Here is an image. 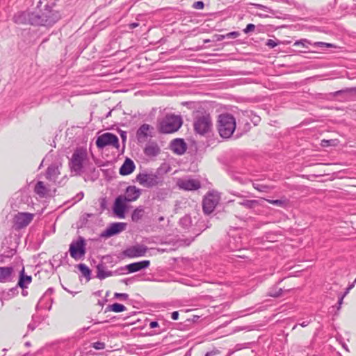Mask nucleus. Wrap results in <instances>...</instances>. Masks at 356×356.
Instances as JSON below:
<instances>
[{"mask_svg":"<svg viewBox=\"0 0 356 356\" xmlns=\"http://www.w3.org/2000/svg\"><path fill=\"white\" fill-rule=\"evenodd\" d=\"M269 203L276 205V206H282L284 204V201L281 200H268Z\"/></svg>","mask_w":356,"mask_h":356,"instance_id":"nucleus-45","label":"nucleus"},{"mask_svg":"<svg viewBox=\"0 0 356 356\" xmlns=\"http://www.w3.org/2000/svg\"><path fill=\"white\" fill-rule=\"evenodd\" d=\"M232 178L233 180L238 181V182L241 183V184H245L248 183L247 179H243L240 175H238L237 174H233L232 175Z\"/></svg>","mask_w":356,"mask_h":356,"instance_id":"nucleus-40","label":"nucleus"},{"mask_svg":"<svg viewBox=\"0 0 356 356\" xmlns=\"http://www.w3.org/2000/svg\"><path fill=\"white\" fill-rule=\"evenodd\" d=\"M211 115L206 112H197L193 119V129L196 134L205 136L212 129Z\"/></svg>","mask_w":356,"mask_h":356,"instance_id":"nucleus-3","label":"nucleus"},{"mask_svg":"<svg viewBox=\"0 0 356 356\" xmlns=\"http://www.w3.org/2000/svg\"><path fill=\"white\" fill-rule=\"evenodd\" d=\"M149 264L150 261L149 260H143L128 264L124 266V268L127 269L129 273H132L148 268Z\"/></svg>","mask_w":356,"mask_h":356,"instance_id":"nucleus-19","label":"nucleus"},{"mask_svg":"<svg viewBox=\"0 0 356 356\" xmlns=\"http://www.w3.org/2000/svg\"><path fill=\"white\" fill-rule=\"evenodd\" d=\"M179 188L184 191H196L201 188V183L195 179H179L177 182Z\"/></svg>","mask_w":356,"mask_h":356,"instance_id":"nucleus-11","label":"nucleus"},{"mask_svg":"<svg viewBox=\"0 0 356 356\" xmlns=\"http://www.w3.org/2000/svg\"><path fill=\"white\" fill-rule=\"evenodd\" d=\"M204 3L202 1H195L193 4V8L195 9H203Z\"/></svg>","mask_w":356,"mask_h":356,"instance_id":"nucleus-44","label":"nucleus"},{"mask_svg":"<svg viewBox=\"0 0 356 356\" xmlns=\"http://www.w3.org/2000/svg\"><path fill=\"white\" fill-rule=\"evenodd\" d=\"M254 6L256 8H257L261 10H264V11L267 12V13H271V10L268 7H267L266 6H264V5H261V4H257H257H254Z\"/></svg>","mask_w":356,"mask_h":356,"instance_id":"nucleus-46","label":"nucleus"},{"mask_svg":"<svg viewBox=\"0 0 356 356\" xmlns=\"http://www.w3.org/2000/svg\"><path fill=\"white\" fill-rule=\"evenodd\" d=\"M252 186L254 189L257 190L259 192L267 193L273 188L272 187H270L269 186L259 184V183H253Z\"/></svg>","mask_w":356,"mask_h":356,"instance_id":"nucleus-35","label":"nucleus"},{"mask_svg":"<svg viewBox=\"0 0 356 356\" xmlns=\"http://www.w3.org/2000/svg\"><path fill=\"white\" fill-rule=\"evenodd\" d=\"M28 328H29V330H31V331L34 330V329H35L34 326H33L31 324H29V325H28Z\"/></svg>","mask_w":356,"mask_h":356,"instance_id":"nucleus-59","label":"nucleus"},{"mask_svg":"<svg viewBox=\"0 0 356 356\" xmlns=\"http://www.w3.org/2000/svg\"><path fill=\"white\" fill-rule=\"evenodd\" d=\"M220 200V197L218 194L212 192L209 193L203 200L202 208L203 211L207 214L212 213Z\"/></svg>","mask_w":356,"mask_h":356,"instance_id":"nucleus-9","label":"nucleus"},{"mask_svg":"<svg viewBox=\"0 0 356 356\" xmlns=\"http://www.w3.org/2000/svg\"><path fill=\"white\" fill-rule=\"evenodd\" d=\"M163 220H164V217H163V216H161V217H159V222H161V221H163Z\"/></svg>","mask_w":356,"mask_h":356,"instance_id":"nucleus-62","label":"nucleus"},{"mask_svg":"<svg viewBox=\"0 0 356 356\" xmlns=\"http://www.w3.org/2000/svg\"><path fill=\"white\" fill-rule=\"evenodd\" d=\"M113 273L112 271H106V266L103 263H100L97 266V277L103 280L107 277L113 275Z\"/></svg>","mask_w":356,"mask_h":356,"instance_id":"nucleus-25","label":"nucleus"},{"mask_svg":"<svg viewBox=\"0 0 356 356\" xmlns=\"http://www.w3.org/2000/svg\"><path fill=\"white\" fill-rule=\"evenodd\" d=\"M136 180L139 184L147 188H152L162 184L163 177L159 170L156 172L139 173L136 176Z\"/></svg>","mask_w":356,"mask_h":356,"instance_id":"nucleus-6","label":"nucleus"},{"mask_svg":"<svg viewBox=\"0 0 356 356\" xmlns=\"http://www.w3.org/2000/svg\"><path fill=\"white\" fill-rule=\"evenodd\" d=\"M126 202L127 201L122 198V195H119L115 200L113 212L119 218H124L125 217Z\"/></svg>","mask_w":356,"mask_h":356,"instance_id":"nucleus-14","label":"nucleus"},{"mask_svg":"<svg viewBox=\"0 0 356 356\" xmlns=\"http://www.w3.org/2000/svg\"><path fill=\"white\" fill-rule=\"evenodd\" d=\"M310 323V321H305L300 323H299V325L303 327L307 326Z\"/></svg>","mask_w":356,"mask_h":356,"instance_id":"nucleus-53","label":"nucleus"},{"mask_svg":"<svg viewBox=\"0 0 356 356\" xmlns=\"http://www.w3.org/2000/svg\"><path fill=\"white\" fill-rule=\"evenodd\" d=\"M333 142V140H323L321 142V145L323 147H327L330 145H332Z\"/></svg>","mask_w":356,"mask_h":356,"instance_id":"nucleus-48","label":"nucleus"},{"mask_svg":"<svg viewBox=\"0 0 356 356\" xmlns=\"http://www.w3.org/2000/svg\"><path fill=\"white\" fill-rule=\"evenodd\" d=\"M14 269L12 266L0 267V282L5 283L12 280Z\"/></svg>","mask_w":356,"mask_h":356,"instance_id":"nucleus-21","label":"nucleus"},{"mask_svg":"<svg viewBox=\"0 0 356 356\" xmlns=\"http://www.w3.org/2000/svg\"><path fill=\"white\" fill-rule=\"evenodd\" d=\"M121 138L122 139L123 141H125L126 140V138H127V134L125 131H122L121 134Z\"/></svg>","mask_w":356,"mask_h":356,"instance_id":"nucleus-56","label":"nucleus"},{"mask_svg":"<svg viewBox=\"0 0 356 356\" xmlns=\"http://www.w3.org/2000/svg\"><path fill=\"white\" fill-rule=\"evenodd\" d=\"M18 287L19 286L17 285L16 286L10 289L6 293H4V298L10 299L17 296L19 293Z\"/></svg>","mask_w":356,"mask_h":356,"instance_id":"nucleus-36","label":"nucleus"},{"mask_svg":"<svg viewBox=\"0 0 356 356\" xmlns=\"http://www.w3.org/2000/svg\"><path fill=\"white\" fill-rule=\"evenodd\" d=\"M22 289V295L23 296H28V291L26 290L27 288H21Z\"/></svg>","mask_w":356,"mask_h":356,"instance_id":"nucleus-55","label":"nucleus"},{"mask_svg":"<svg viewBox=\"0 0 356 356\" xmlns=\"http://www.w3.org/2000/svg\"><path fill=\"white\" fill-rule=\"evenodd\" d=\"M145 214V209L143 206H139L136 208L131 213V220L134 222L140 220Z\"/></svg>","mask_w":356,"mask_h":356,"instance_id":"nucleus-26","label":"nucleus"},{"mask_svg":"<svg viewBox=\"0 0 356 356\" xmlns=\"http://www.w3.org/2000/svg\"><path fill=\"white\" fill-rule=\"evenodd\" d=\"M222 35H219V37H218V39H217V40H218V41H220V40H222L223 39V38H222Z\"/></svg>","mask_w":356,"mask_h":356,"instance_id":"nucleus-63","label":"nucleus"},{"mask_svg":"<svg viewBox=\"0 0 356 356\" xmlns=\"http://www.w3.org/2000/svg\"><path fill=\"white\" fill-rule=\"evenodd\" d=\"M284 290L282 288H277L276 286L270 288L268 292V296L273 298H279L282 296Z\"/></svg>","mask_w":356,"mask_h":356,"instance_id":"nucleus-30","label":"nucleus"},{"mask_svg":"<svg viewBox=\"0 0 356 356\" xmlns=\"http://www.w3.org/2000/svg\"><path fill=\"white\" fill-rule=\"evenodd\" d=\"M16 250L15 248H10L6 245L5 241L2 242L1 249L0 250V262L3 263L5 258H10L15 255Z\"/></svg>","mask_w":356,"mask_h":356,"instance_id":"nucleus-20","label":"nucleus"},{"mask_svg":"<svg viewBox=\"0 0 356 356\" xmlns=\"http://www.w3.org/2000/svg\"><path fill=\"white\" fill-rule=\"evenodd\" d=\"M126 307L120 303H113L107 306L106 311H112L116 313H120L125 311Z\"/></svg>","mask_w":356,"mask_h":356,"instance_id":"nucleus-29","label":"nucleus"},{"mask_svg":"<svg viewBox=\"0 0 356 356\" xmlns=\"http://www.w3.org/2000/svg\"><path fill=\"white\" fill-rule=\"evenodd\" d=\"M126 227L127 224L125 222H113L110 224V225L108 226L107 228L101 233L100 236L102 238H108L113 236L124 231Z\"/></svg>","mask_w":356,"mask_h":356,"instance_id":"nucleus-10","label":"nucleus"},{"mask_svg":"<svg viewBox=\"0 0 356 356\" xmlns=\"http://www.w3.org/2000/svg\"><path fill=\"white\" fill-rule=\"evenodd\" d=\"M312 45L314 47L324 48V47H332L334 45L331 43H327L323 42H316L313 43Z\"/></svg>","mask_w":356,"mask_h":356,"instance_id":"nucleus-39","label":"nucleus"},{"mask_svg":"<svg viewBox=\"0 0 356 356\" xmlns=\"http://www.w3.org/2000/svg\"><path fill=\"white\" fill-rule=\"evenodd\" d=\"M160 148L155 142L149 143L144 149V153L148 156H156L160 153Z\"/></svg>","mask_w":356,"mask_h":356,"instance_id":"nucleus-23","label":"nucleus"},{"mask_svg":"<svg viewBox=\"0 0 356 356\" xmlns=\"http://www.w3.org/2000/svg\"><path fill=\"white\" fill-rule=\"evenodd\" d=\"M90 346L96 350H103L105 348L106 345H105V343H104V342L97 341V342L92 343Z\"/></svg>","mask_w":356,"mask_h":356,"instance_id":"nucleus-38","label":"nucleus"},{"mask_svg":"<svg viewBox=\"0 0 356 356\" xmlns=\"http://www.w3.org/2000/svg\"><path fill=\"white\" fill-rule=\"evenodd\" d=\"M83 172H90L92 173L96 177H97V172H96V168L95 165L89 161L88 159L86 162V164L83 166Z\"/></svg>","mask_w":356,"mask_h":356,"instance_id":"nucleus-31","label":"nucleus"},{"mask_svg":"<svg viewBox=\"0 0 356 356\" xmlns=\"http://www.w3.org/2000/svg\"><path fill=\"white\" fill-rule=\"evenodd\" d=\"M217 129L220 136L223 138H229L236 129V119L229 113L218 115Z\"/></svg>","mask_w":356,"mask_h":356,"instance_id":"nucleus-2","label":"nucleus"},{"mask_svg":"<svg viewBox=\"0 0 356 356\" xmlns=\"http://www.w3.org/2000/svg\"><path fill=\"white\" fill-rule=\"evenodd\" d=\"M240 35L239 32L238 31H232L227 33L225 35H222V38H236L238 37Z\"/></svg>","mask_w":356,"mask_h":356,"instance_id":"nucleus-41","label":"nucleus"},{"mask_svg":"<svg viewBox=\"0 0 356 356\" xmlns=\"http://www.w3.org/2000/svg\"><path fill=\"white\" fill-rule=\"evenodd\" d=\"M34 191L35 193H37L41 197H44L48 192L47 188L42 181H38L37 182Z\"/></svg>","mask_w":356,"mask_h":356,"instance_id":"nucleus-28","label":"nucleus"},{"mask_svg":"<svg viewBox=\"0 0 356 356\" xmlns=\"http://www.w3.org/2000/svg\"><path fill=\"white\" fill-rule=\"evenodd\" d=\"M179 225L184 229H188L192 225V220L190 216H184L179 220Z\"/></svg>","mask_w":356,"mask_h":356,"instance_id":"nucleus-33","label":"nucleus"},{"mask_svg":"<svg viewBox=\"0 0 356 356\" xmlns=\"http://www.w3.org/2000/svg\"><path fill=\"white\" fill-rule=\"evenodd\" d=\"M343 298V296L341 297V298L339 299V301H338V304H339V309L340 308L341 305L342 304Z\"/></svg>","mask_w":356,"mask_h":356,"instance_id":"nucleus-58","label":"nucleus"},{"mask_svg":"<svg viewBox=\"0 0 356 356\" xmlns=\"http://www.w3.org/2000/svg\"><path fill=\"white\" fill-rule=\"evenodd\" d=\"M67 252H65L63 254H56L53 257V261L56 264V267L58 268L65 263H67Z\"/></svg>","mask_w":356,"mask_h":356,"instance_id":"nucleus-27","label":"nucleus"},{"mask_svg":"<svg viewBox=\"0 0 356 356\" xmlns=\"http://www.w3.org/2000/svg\"><path fill=\"white\" fill-rule=\"evenodd\" d=\"M147 251V247L144 245L131 246L123 251V254L129 258H135L144 256Z\"/></svg>","mask_w":356,"mask_h":356,"instance_id":"nucleus-12","label":"nucleus"},{"mask_svg":"<svg viewBox=\"0 0 356 356\" xmlns=\"http://www.w3.org/2000/svg\"><path fill=\"white\" fill-rule=\"evenodd\" d=\"M77 267L82 275L86 277L88 280H90L91 270L86 264H80L77 266Z\"/></svg>","mask_w":356,"mask_h":356,"instance_id":"nucleus-32","label":"nucleus"},{"mask_svg":"<svg viewBox=\"0 0 356 356\" xmlns=\"http://www.w3.org/2000/svg\"><path fill=\"white\" fill-rule=\"evenodd\" d=\"M182 124L179 115H167L160 122L159 131L163 134H171L177 131Z\"/></svg>","mask_w":356,"mask_h":356,"instance_id":"nucleus-5","label":"nucleus"},{"mask_svg":"<svg viewBox=\"0 0 356 356\" xmlns=\"http://www.w3.org/2000/svg\"><path fill=\"white\" fill-rule=\"evenodd\" d=\"M280 43V41H278L277 40H272V39H269L267 40L266 44L270 48H274L275 47H276L277 44H279Z\"/></svg>","mask_w":356,"mask_h":356,"instance_id":"nucleus-42","label":"nucleus"},{"mask_svg":"<svg viewBox=\"0 0 356 356\" xmlns=\"http://www.w3.org/2000/svg\"><path fill=\"white\" fill-rule=\"evenodd\" d=\"M135 168L136 166L134 161L131 159L127 158L125 159L124 163L120 168V174L121 175H128L134 172Z\"/></svg>","mask_w":356,"mask_h":356,"instance_id":"nucleus-22","label":"nucleus"},{"mask_svg":"<svg viewBox=\"0 0 356 356\" xmlns=\"http://www.w3.org/2000/svg\"><path fill=\"white\" fill-rule=\"evenodd\" d=\"M70 254L74 259H79L86 254L85 239L80 236L76 241H72L70 245Z\"/></svg>","mask_w":356,"mask_h":356,"instance_id":"nucleus-8","label":"nucleus"},{"mask_svg":"<svg viewBox=\"0 0 356 356\" xmlns=\"http://www.w3.org/2000/svg\"><path fill=\"white\" fill-rule=\"evenodd\" d=\"M158 326H159V323L157 321H152L149 323L150 328H155V327H157Z\"/></svg>","mask_w":356,"mask_h":356,"instance_id":"nucleus-52","label":"nucleus"},{"mask_svg":"<svg viewBox=\"0 0 356 356\" xmlns=\"http://www.w3.org/2000/svg\"><path fill=\"white\" fill-rule=\"evenodd\" d=\"M255 29V26L253 24H248L245 29L243 30L245 33H248L251 31H253Z\"/></svg>","mask_w":356,"mask_h":356,"instance_id":"nucleus-47","label":"nucleus"},{"mask_svg":"<svg viewBox=\"0 0 356 356\" xmlns=\"http://www.w3.org/2000/svg\"><path fill=\"white\" fill-rule=\"evenodd\" d=\"M31 276L26 275L24 274V268L23 267L21 271L19 272V277L17 282V286H19L20 288H27L28 285L31 282Z\"/></svg>","mask_w":356,"mask_h":356,"instance_id":"nucleus-24","label":"nucleus"},{"mask_svg":"<svg viewBox=\"0 0 356 356\" xmlns=\"http://www.w3.org/2000/svg\"><path fill=\"white\" fill-rule=\"evenodd\" d=\"M123 282H124L126 284H129V279L124 280H123Z\"/></svg>","mask_w":356,"mask_h":356,"instance_id":"nucleus-61","label":"nucleus"},{"mask_svg":"<svg viewBox=\"0 0 356 356\" xmlns=\"http://www.w3.org/2000/svg\"><path fill=\"white\" fill-rule=\"evenodd\" d=\"M33 215L29 213H19L15 217V225L17 228L26 227L33 220Z\"/></svg>","mask_w":356,"mask_h":356,"instance_id":"nucleus-13","label":"nucleus"},{"mask_svg":"<svg viewBox=\"0 0 356 356\" xmlns=\"http://www.w3.org/2000/svg\"><path fill=\"white\" fill-rule=\"evenodd\" d=\"M141 190L136 188L135 186H129L126 188L124 195H122V198L127 202L136 201L140 195Z\"/></svg>","mask_w":356,"mask_h":356,"instance_id":"nucleus-16","label":"nucleus"},{"mask_svg":"<svg viewBox=\"0 0 356 356\" xmlns=\"http://www.w3.org/2000/svg\"><path fill=\"white\" fill-rule=\"evenodd\" d=\"M88 160L87 152L86 150L77 148L73 153L70 166L71 172L75 175H81L83 173V166Z\"/></svg>","mask_w":356,"mask_h":356,"instance_id":"nucleus-4","label":"nucleus"},{"mask_svg":"<svg viewBox=\"0 0 356 356\" xmlns=\"http://www.w3.org/2000/svg\"><path fill=\"white\" fill-rule=\"evenodd\" d=\"M61 166V164L58 163H52L51 164L47 169L45 173V177L51 181H56L58 175H60L59 167Z\"/></svg>","mask_w":356,"mask_h":356,"instance_id":"nucleus-18","label":"nucleus"},{"mask_svg":"<svg viewBox=\"0 0 356 356\" xmlns=\"http://www.w3.org/2000/svg\"><path fill=\"white\" fill-rule=\"evenodd\" d=\"M239 204L247 209H253L259 205V202L256 200H246L239 202Z\"/></svg>","mask_w":356,"mask_h":356,"instance_id":"nucleus-34","label":"nucleus"},{"mask_svg":"<svg viewBox=\"0 0 356 356\" xmlns=\"http://www.w3.org/2000/svg\"><path fill=\"white\" fill-rule=\"evenodd\" d=\"M60 18L58 12L45 5L43 10L22 11L15 14L13 20L18 24H29L35 26H51Z\"/></svg>","mask_w":356,"mask_h":356,"instance_id":"nucleus-1","label":"nucleus"},{"mask_svg":"<svg viewBox=\"0 0 356 356\" xmlns=\"http://www.w3.org/2000/svg\"><path fill=\"white\" fill-rule=\"evenodd\" d=\"M114 297L118 299L126 300L128 299L129 295L127 293H115Z\"/></svg>","mask_w":356,"mask_h":356,"instance_id":"nucleus-43","label":"nucleus"},{"mask_svg":"<svg viewBox=\"0 0 356 356\" xmlns=\"http://www.w3.org/2000/svg\"><path fill=\"white\" fill-rule=\"evenodd\" d=\"M171 318L172 320H177L179 318V312L175 311L171 314Z\"/></svg>","mask_w":356,"mask_h":356,"instance_id":"nucleus-51","label":"nucleus"},{"mask_svg":"<svg viewBox=\"0 0 356 356\" xmlns=\"http://www.w3.org/2000/svg\"><path fill=\"white\" fill-rule=\"evenodd\" d=\"M83 196H84V194H83V192H80V193H79L76 195V197H74V199H75V202H79V201L83 199Z\"/></svg>","mask_w":356,"mask_h":356,"instance_id":"nucleus-50","label":"nucleus"},{"mask_svg":"<svg viewBox=\"0 0 356 356\" xmlns=\"http://www.w3.org/2000/svg\"><path fill=\"white\" fill-rule=\"evenodd\" d=\"M111 112H112V111H110L106 114V118L109 117V116L111 115Z\"/></svg>","mask_w":356,"mask_h":356,"instance_id":"nucleus-64","label":"nucleus"},{"mask_svg":"<svg viewBox=\"0 0 356 356\" xmlns=\"http://www.w3.org/2000/svg\"><path fill=\"white\" fill-rule=\"evenodd\" d=\"M354 284H355V283L353 282L351 285H350V286L347 288L346 291V292H345V293H344V296H345V295H346V294L348 293L349 290H350V289L354 286Z\"/></svg>","mask_w":356,"mask_h":356,"instance_id":"nucleus-57","label":"nucleus"},{"mask_svg":"<svg viewBox=\"0 0 356 356\" xmlns=\"http://www.w3.org/2000/svg\"><path fill=\"white\" fill-rule=\"evenodd\" d=\"M153 127L149 124H143L136 131V137L138 143L145 142L148 136H152L151 131Z\"/></svg>","mask_w":356,"mask_h":356,"instance_id":"nucleus-15","label":"nucleus"},{"mask_svg":"<svg viewBox=\"0 0 356 356\" xmlns=\"http://www.w3.org/2000/svg\"><path fill=\"white\" fill-rule=\"evenodd\" d=\"M208 353L210 355V356H215V355L220 354V350L218 349L214 348L213 350H211V351H209Z\"/></svg>","mask_w":356,"mask_h":356,"instance_id":"nucleus-49","label":"nucleus"},{"mask_svg":"<svg viewBox=\"0 0 356 356\" xmlns=\"http://www.w3.org/2000/svg\"><path fill=\"white\" fill-rule=\"evenodd\" d=\"M171 149L176 154L181 155L186 151L187 146L184 139H174L170 144Z\"/></svg>","mask_w":356,"mask_h":356,"instance_id":"nucleus-17","label":"nucleus"},{"mask_svg":"<svg viewBox=\"0 0 356 356\" xmlns=\"http://www.w3.org/2000/svg\"><path fill=\"white\" fill-rule=\"evenodd\" d=\"M139 26V24L137 23V22H133L131 24H129V28L131 29H135L136 27H138Z\"/></svg>","mask_w":356,"mask_h":356,"instance_id":"nucleus-54","label":"nucleus"},{"mask_svg":"<svg viewBox=\"0 0 356 356\" xmlns=\"http://www.w3.org/2000/svg\"><path fill=\"white\" fill-rule=\"evenodd\" d=\"M309 44H312V43L307 40V39H301L300 40H297L293 43V47H302V48H308Z\"/></svg>","mask_w":356,"mask_h":356,"instance_id":"nucleus-37","label":"nucleus"},{"mask_svg":"<svg viewBox=\"0 0 356 356\" xmlns=\"http://www.w3.org/2000/svg\"><path fill=\"white\" fill-rule=\"evenodd\" d=\"M105 204H106V200L104 199H103L102 201V203H101V207L104 208Z\"/></svg>","mask_w":356,"mask_h":356,"instance_id":"nucleus-60","label":"nucleus"},{"mask_svg":"<svg viewBox=\"0 0 356 356\" xmlns=\"http://www.w3.org/2000/svg\"><path fill=\"white\" fill-rule=\"evenodd\" d=\"M96 145L99 149H103L106 146L111 145L117 149L119 148V140L116 135L112 133H104L97 138Z\"/></svg>","mask_w":356,"mask_h":356,"instance_id":"nucleus-7","label":"nucleus"}]
</instances>
